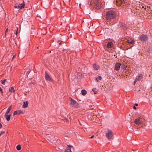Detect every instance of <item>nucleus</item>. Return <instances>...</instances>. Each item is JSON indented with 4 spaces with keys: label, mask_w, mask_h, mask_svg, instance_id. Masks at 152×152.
<instances>
[{
    "label": "nucleus",
    "mask_w": 152,
    "mask_h": 152,
    "mask_svg": "<svg viewBox=\"0 0 152 152\" xmlns=\"http://www.w3.org/2000/svg\"><path fill=\"white\" fill-rule=\"evenodd\" d=\"M72 147V145H67L66 149L65 150V152H72L71 148Z\"/></svg>",
    "instance_id": "15"
},
{
    "label": "nucleus",
    "mask_w": 152,
    "mask_h": 152,
    "mask_svg": "<svg viewBox=\"0 0 152 152\" xmlns=\"http://www.w3.org/2000/svg\"><path fill=\"white\" fill-rule=\"evenodd\" d=\"M151 91H152V86L151 87Z\"/></svg>",
    "instance_id": "38"
},
{
    "label": "nucleus",
    "mask_w": 152,
    "mask_h": 152,
    "mask_svg": "<svg viewBox=\"0 0 152 152\" xmlns=\"http://www.w3.org/2000/svg\"><path fill=\"white\" fill-rule=\"evenodd\" d=\"M93 67L94 69L98 70L99 68V66L97 64H94L93 65Z\"/></svg>",
    "instance_id": "22"
},
{
    "label": "nucleus",
    "mask_w": 152,
    "mask_h": 152,
    "mask_svg": "<svg viewBox=\"0 0 152 152\" xmlns=\"http://www.w3.org/2000/svg\"><path fill=\"white\" fill-rule=\"evenodd\" d=\"M129 0H116L117 5H122L123 6H125L129 4Z\"/></svg>",
    "instance_id": "3"
},
{
    "label": "nucleus",
    "mask_w": 152,
    "mask_h": 152,
    "mask_svg": "<svg viewBox=\"0 0 152 152\" xmlns=\"http://www.w3.org/2000/svg\"><path fill=\"white\" fill-rule=\"evenodd\" d=\"M121 64L117 62L115 64V69L116 70H118L121 67Z\"/></svg>",
    "instance_id": "14"
},
{
    "label": "nucleus",
    "mask_w": 152,
    "mask_h": 152,
    "mask_svg": "<svg viewBox=\"0 0 152 152\" xmlns=\"http://www.w3.org/2000/svg\"><path fill=\"white\" fill-rule=\"evenodd\" d=\"M46 137L50 142L53 143L56 142L55 140L56 138H55V137L53 135L48 134L46 136Z\"/></svg>",
    "instance_id": "5"
},
{
    "label": "nucleus",
    "mask_w": 152,
    "mask_h": 152,
    "mask_svg": "<svg viewBox=\"0 0 152 152\" xmlns=\"http://www.w3.org/2000/svg\"><path fill=\"white\" fill-rule=\"evenodd\" d=\"M133 108L134 109H136V107L135 106H134Z\"/></svg>",
    "instance_id": "35"
},
{
    "label": "nucleus",
    "mask_w": 152,
    "mask_h": 152,
    "mask_svg": "<svg viewBox=\"0 0 152 152\" xmlns=\"http://www.w3.org/2000/svg\"><path fill=\"white\" fill-rule=\"evenodd\" d=\"M0 91L2 93L3 92V90L1 88V87L0 86Z\"/></svg>",
    "instance_id": "31"
},
{
    "label": "nucleus",
    "mask_w": 152,
    "mask_h": 152,
    "mask_svg": "<svg viewBox=\"0 0 152 152\" xmlns=\"http://www.w3.org/2000/svg\"><path fill=\"white\" fill-rule=\"evenodd\" d=\"M25 4L23 1L21 4L17 3L14 6L15 8L19 9L20 10L23 8L24 7Z\"/></svg>",
    "instance_id": "6"
},
{
    "label": "nucleus",
    "mask_w": 152,
    "mask_h": 152,
    "mask_svg": "<svg viewBox=\"0 0 152 152\" xmlns=\"http://www.w3.org/2000/svg\"><path fill=\"white\" fill-rule=\"evenodd\" d=\"M2 125L0 122V128H2Z\"/></svg>",
    "instance_id": "33"
},
{
    "label": "nucleus",
    "mask_w": 152,
    "mask_h": 152,
    "mask_svg": "<svg viewBox=\"0 0 152 152\" xmlns=\"http://www.w3.org/2000/svg\"><path fill=\"white\" fill-rule=\"evenodd\" d=\"M8 28H7V29H6V31H5V35H6V33L8 31Z\"/></svg>",
    "instance_id": "32"
},
{
    "label": "nucleus",
    "mask_w": 152,
    "mask_h": 152,
    "mask_svg": "<svg viewBox=\"0 0 152 152\" xmlns=\"http://www.w3.org/2000/svg\"><path fill=\"white\" fill-rule=\"evenodd\" d=\"M12 108V105H11L7 109V110L6 113L5 114H8L10 112Z\"/></svg>",
    "instance_id": "21"
},
{
    "label": "nucleus",
    "mask_w": 152,
    "mask_h": 152,
    "mask_svg": "<svg viewBox=\"0 0 152 152\" xmlns=\"http://www.w3.org/2000/svg\"><path fill=\"white\" fill-rule=\"evenodd\" d=\"M9 91L11 92H14L15 90L13 87H11L9 89Z\"/></svg>",
    "instance_id": "23"
},
{
    "label": "nucleus",
    "mask_w": 152,
    "mask_h": 152,
    "mask_svg": "<svg viewBox=\"0 0 152 152\" xmlns=\"http://www.w3.org/2000/svg\"><path fill=\"white\" fill-rule=\"evenodd\" d=\"M121 28L123 30H125L126 29L127 27L126 24L124 23H120L119 25Z\"/></svg>",
    "instance_id": "10"
},
{
    "label": "nucleus",
    "mask_w": 152,
    "mask_h": 152,
    "mask_svg": "<svg viewBox=\"0 0 152 152\" xmlns=\"http://www.w3.org/2000/svg\"><path fill=\"white\" fill-rule=\"evenodd\" d=\"M5 132V131H3L1 132L0 133V136H1V135L2 134L4 133Z\"/></svg>",
    "instance_id": "30"
},
{
    "label": "nucleus",
    "mask_w": 152,
    "mask_h": 152,
    "mask_svg": "<svg viewBox=\"0 0 152 152\" xmlns=\"http://www.w3.org/2000/svg\"><path fill=\"white\" fill-rule=\"evenodd\" d=\"M143 78L142 75L141 74H139V75L136 78L135 80L134 83L135 84V83H136L138 81L142 79Z\"/></svg>",
    "instance_id": "13"
},
{
    "label": "nucleus",
    "mask_w": 152,
    "mask_h": 152,
    "mask_svg": "<svg viewBox=\"0 0 152 152\" xmlns=\"http://www.w3.org/2000/svg\"><path fill=\"white\" fill-rule=\"evenodd\" d=\"M135 105L136 106H138V104H137V103H135Z\"/></svg>",
    "instance_id": "36"
},
{
    "label": "nucleus",
    "mask_w": 152,
    "mask_h": 152,
    "mask_svg": "<svg viewBox=\"0 0 152 152\" xmlns=\"http://www.w3.org/2000/svg\"><path fill=\"white\" fill-rule=\"evenodd\" d=\"M140 39L142 41H145L148 39V37L146 35L142 34L140 37Z\"/></svg>",
    "instance_id": "9"
},
{
    "label": "nucleus",
    "mask_w": 152,
    "mask_h": 152,
    "mask_svg": "<svg viewBox=\"0 0 152 152\" xmlns=\"http://www.w3.org/2000/svg\"><path fill=\"white\" fill-rule=\"evenodd\" d=\"M15 56H14L12 58H14L15 57Z\"/></svg>",
    "instance_id": "37"
},
{
    "label": "nucleus",
    "mask_w": 152,
    "mask_h": 152,
    "mask_svg": "<svg viewBox=\"0 0 152 152\" xmlns=\"http://www.w3.org/2000/svg\"><path fill=\"white\" fill-rule=\"evenodd\" d=\"M134 40L133 39H129L127 40V42L128 43L130 44H133L134 42Z\"/></svg>",
    "instance_id": "18"
},
{
    "label": "nucleus",
    "mask_w": 152,
    "mask_h": 152,
    "mask_svg": "<svg viewBox=\"0 0 152 152\" xmlns=\"http://www.w3.org/2000/svg\"><path fill=\"white\" fill-rule=\"evenodd\" d=\"M102 77L101 76H99L97 78H95V79L97 82H98L99 81V80H100L102 79Z\"/></svg>",
    "instance_id": "25"
},
{
    "label": "nucleus",
    "mask_w": 152,
    "mask_h": 152,
    "mask_svg": "<svg viewBox=\"0 0 152 152\" xmlns=\"http://www.w3.org/2000/svg\"><path fill=\"white\" fill-rule=\"evenodd\" d=\"M28 102H23V108H26L28 107Z\"/></svg>",
    "instance_id": "19"
},
{
    "label": "nucleus",
    "mask_w": 152,
    "mask_h": 152,
    "mask_svg": "<svg viewBox=\"0 0 152 152\" xmlns=\"http://www.w3.org/2000/svg\"><path fill=\"white\" fill-rule=\"evenodd\" d=\"M82 94L83 95H85L87 94L86 91L84 89H83L81 91Z\"/></svg>",
    "instance_id": "24"
},
{
    "label": "nucleus",
    "mask_w": 152,
    "mask_h": 152,
    "mask_svg": "<svg viewBox=\"0 0 152 152\" xmlns=\"http://www.w3.org/2000/svg\"><path fill=\"white\" fill-rule=\"evenodd\" d=\"M121 68L123 70H125L126 69L127 66L126 65L124 64H121Z\"/></svg>",
    "instance_id": "20"
},
{
    "label": "nucleus",
    "mask_w": 152,
    "mask_h": 152,
    "mask_svg": "<svg viewBox=\"0 0 152 152\" xmlns=\"http://www.w3.org/2000/svg\"><path fill=\"white\" fill-rule=\"evenodd\" d=\"M59 41H58V43H59Z\"/></svg>",
    "instance_id": "39"
},
{
    "label": "nucleus",
    "mask_w": 152,
    "mask_h": 152,
    "mask_svg": "<svg viewBox=\"0 0 152 152\" xmlns=\"http://www.w3.org/2000/svg\"><path fill=\"white\" fill-rule=\"evenodd\" d=\"M21 148V146L20 145H18L16 147L17 150L18 151L20 150Z\"/></svg>",
    "instance_id": "26"
},
{
    "label": "nucleus",
    "mask_w": 152,
    "mask_h": 152,
    "mask_svg": "<svg viewBox=\"0 0 152 152\" xmlns=\"http://www.w3.org/2000/svg\"><path fill=\"white\" fill-rule=\"evenodd\" d=\"M45 79L46 80L51 82L53 80V79L51 78L50 76L46 72H45Z\"/></svg>",
    "instance_id": "11"
},
{
    "label": "nucleus",
    "mask_w": 152,
    "mask_h": 152,
    "mask_svg": "<svg viewBox=\"0 0 152 152\" xmlns=\"http://www.w3.org/2000/svg\"><path fill=\"white\" fill-rule=\"evenodd\" d=\"M134 122L135 124H136L139 125L143 123V120L140 118H137L135 119Z\"/></svg>",
    "instance_id": "7"
},
{
    "label": "nucleus",
    "mask_w": 152,
    "mask_h": 152,
    "mask_svg": "<svg viewBox=\"0 0 152 152\" xmlns=\"http://www.w3.org/2000/svg\"><path fill=\"white\" fill-rule=\"evenodd\" d=\"M94 4L95 7L98 9H100L102 6V4L98 1H95L94 2Z\"/></svg>",
    "instance_id": "8"
},
{
    "label": "nucleus",
    "mask_w": 152,
    "mask_h": 152,
    "mask_svg": "<svg viewBox=\"0 0 152 152\" xmlns=\"http://www.w3.org/2000/svg\"><path fill=\"white\" fill-rule=\"evenodd\" d=\"M24 113V111L22 110H20L18 111H15L13 113V115L16 114L19 115L20 114H23Z\"/></svg>",
    "instance_id": "12"
},
{
    "label": "nucleus",
    "mask_w": 152,
    "mask_h": 152,
    "mask_svg": "<svg viewBox=\"0 0 152 152\" xmlns=\"http://www.w3.org/2000/svg\"><path fill=\"white\" fill-rule=\"evenodd\" d=\"M70 104L71 106L75 108H77L79 107V104L75 100L71 98H70Z\"/></svg>",
    "instance_id": "4"
},
{
    "label": "nucleus",
    "mask_w": 152,
    "mask_h": 152,
    "mask_svg": "<svg viewBox=\"0 0 152 152\" xmlns=\"http://www.w3.org/2000/svg\"><path fill=\"white\" fill-rule=\"evenodd\" d=\"M92 91L94 92V93L95 94H97V91H95L94 89H92Z\"/></svg>",
    "instance_id": "29"
},
{
    "label": "nucleus",
    "mask_w": 152,
    "mask_h": 152,
    "mask_svg": "<svg viewBox=\"0 0 152 152\" xmlns=\"http://www.w3.org/2000/svg\"><path fill=\"white\" fill-rule=\"evenodd\" d=\"M116 16V13L114 11H110L106 12V18L107 20H111L115 18Z\"/></svg>",
    "instance_id": "1"
},
{
    "label": "nucleus",
    "mask_w": 152,
    "mask_h": 152,
    "mask_svg": "<svg viewBox=\"0 0 152 152\" xmlns=\"http://www.w3.org/2000/svg\"><path fill=\"white\" fill-rule=\"evenodd\" d=\"M16 30V31H15V34H16V35H17L18 34V27H16V29H15V30Z\"/></svg>",
    "instance_id": "28"
},
{
    "label": "nucleus",
    "mask_w": 152,
    "mask_h": 152,
    "mask_svg": "<svg viewBox=\"0 0 152 152\" xmlns=\"http://www.w3.org/2000/svg\"><path fill=\"white\" fill-rule=\"evenodd\" d=\"M113 45V43L111 42H110L107 44V48H112Z\"/></svg>",
    "instance_id": "16"
},
{
    "label": "nucleus",
    "mask_w": 152,
    "mask_h": 152,
    "mask_svg": "<svg viewBox=\"0 0 152 152\" xmlns=\"http://www.w3.org/2000/svg\"><path fill=\"white\" fill-rule=\"evenodd\" d=\"M4 116L7 121H8L10 120L11 116L10 114L8 115V114H5Z\"/></svg>",
    "instance_id": "17"
},
{
    "label": "nucleus",
    "mask_w": 152,
    "mask_h": 152,
    "mask_svg": "<svg viewBox=\"0 0 152 152\" xmlns=\"http://www.w3.org/2000/svg\"><path fill=\"white\" fill-rule=\"evenodd\" d=\"M113 133L110 129H108L105 132V136L109 140H112L113 139Z\"/></svg>",
    "instance_id": "2"
},
{
    "label": "nucleus",
    "mask_w": 152,
    "mask_h": 152,
    "mask_svg": "<svg viewBox=\"0 0 152 152\" xmlns=\"http://www.w3.org/2000/svg\"><path fill=\"white\" fill-rule=\"evenodd\" d=\"M6 80V79H4L3 80H1V82L2 84L4 85Z\"/></svg>",
    "instance_id": "27"
},
{
    "label": "nucleus",
    "mask_w": 152,
    "mask_h": 152,
    "mask_svg": "<svg viewBox=\"0 0 152 152\" xmlns=\"http://www.w3.org/2000/svg\"><path fill=\"white\" fill-rule=\"evenodd\" d=\"M94 137V135H93L91 137H90V138H93Z\"/></svg>",
    "instance_id": "34"
}]
</instances>
